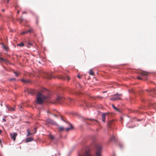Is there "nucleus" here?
I'll return each mask as SVG.
<instances>
[{
  "instance_id": "4c0bfd02",
  "label": "nucleus",
  "mask_w": 156,
  "mask_h": 156,
  "mask_svg": "<svg viewBox=\"0 0 156 156\" xmlns=\"http://www.w3.org/2000/svg\"><path fill=\"white\" fill-rule=\"evenodd\" d=\"M61 118L62 120H63V121L66 122V121L63 119V118L61 116Z\"/></svg>"
},
{
  "instance_id": "f3484780",
  "label": "nucleus",
  "mask_w": 156,
  "mask_h": 156,
  "mask_svg": "<svg viewBox=\"0 0 156 156\" xmlns=\"http://www.w3.org/2000/svg\"><path fill=\"white\" fill-rule=\"evenodd\" d=\"M68 124L70 126V127L69 128H67L66 129V130L67 132L69 131V130L72 129H73V127L72 125L70 124Z\"/></svg>"
},
{
  "instance_id": "c756f323",
  "label": "nucleus",
  "mask_w": 156,
  "mask_h": 156,
  "mask_svg": "<svg viewBox=\"0 0 156 156\" xmlns=\"http://www.w3.org/2000/svg\"><path fill=\"white\" fill-rule=\"evenodd\" d=\"M19 109L20 110L22 111V106L21 105H19L18 106Z\"/></svg>"
},
{
  "instance_id": "58836bf2",
  "label": "nucleus",
  "mask_w": 156,
  "mask_h": 156,
  "mask_svg": "<svg viewBox=\"0 0 156 156\" xmlns=\"http://www.w3.org/2000/svg\"><path fill=\"white\" fill-rule=\"evenodd\" d=\"M2 120L4 122H5L6 121V119H2Z\"/></svg>"
},
{
  "instance_id": "f257e3e1",
  "label": "nucleus",
  "mask_w": 156,
  "mask_h": 156,
  "mask_svg": "<svg viewBox=\"0 0 156 156\" xmlns=\"http://www.w3.org/2000/svg\"><path fill=\"white\" fill-rule=\"evenodd\" d=\"M48 97L45 96L40 92H38L37 97V102L39 104H42Z\"/></svg>"
},
{
  "instance_id": "a211bd4d",
  "label": "nucleus",
  "mask_w": 156,
  "mask_h": 156,
  "mask_svg": "<svg viewBox=\"0 0 156 156\" xmlns=\"http://www.w3.org/2000/svg\"><path fill=\"white\" fill-rule=\"evenodd\" d=\"M33 140V138L29 137L27 138L26 140V142L31 141Z\"/></svg>"
},
{
  "instance_id": "ea45409f",
  "label": "nucleus",
  "mask_w": 156,
  "mask_h": 156,
  "mask_svg": "<svg viewBox=\"0 0 156 156\" xmlns=\"http://www.w3.org/2000/svg\"><path fill=\"white\" fill-rule=\"evenodd\" d=\"M20 12V11L19 10H18L17 11V14H19Z\"/></svg>"
},
{
  "instance_id": "0eeeda50",
  "label": "nucleus",
  "mask_w": 156,
  "mask_h": 156,
  "mask_svg": "<svg viewBox=\"0 0 156 156\" xmlns=\"http://www.w3.org/2000/svg\"><path fill=\"white\" fill-rule=\"evenodd\" d=\"M88 120H89L91 121V122H90L88 123L87 122V123L89 124V125H93V124H97V123L98 122V121L94 119H87Z\"/></svg>"
},
{
  "instance_id": "2f4dec72",
  "label": "nucleus",
  "mask_w": 156,
  "mask_h": 156,
  "mask_svg": "<svg viewBox=\"0 0 156 156\" xmlns=\"http://www.w3.org/2000/svg\"><path fill=\"white\" fill-rule=\"evenodd\" d=\"M14 73L17 76L19 75V74L16 72H14Z\"/></svg>"
},
{
  "instance_id": "72a5a7b5",
  "label": "nucleus",
  "mask_w": 156,
  "mask_h": 156,
  "mask_svg": "<svg viewBox=\"0 0 156 156\" xmlns=\"http://www.w3.org/2000/svg\"><path fill=\"white\" fill-rule=\"evenodd\" d=\"M16 80V79L15 78H12V79H10L9 80L10 81H11V80H14V81H15V80Z\"/></svg>"
},
{
  "instance_id": "9b49d317",
  "label": "nucleus",
  "mask_w": 156,
  "mask_h": 156,
  "mask_svg": "<svg viewBox=\"0 0 156 156\" xmlns=\"http://www.w3.org/2000/svg\"><path fill=\"white\" fill-rule=\"evenodd\" d=\"M114 120H112L109 121L108 122L107 125L109 128H111V126L114 125Z\"/></svg>"
},
{
  "instance_id": "c85d7f7f",
  "label": "nucleus",
  "mask_w": 156,
  "mask_h": 156,
  "mask_svg": "<svg viewBox=\"0 0 156 156\" xmlns=\"http://www.w3.org/2000/svg\"><path fill=\"white\" fill-rule=\"evenodd\" d=\"M155 89H150V90H146L148 91V92H152L153 91H155Z\"/></svg>"
},
{
  "instance_id": "8fccbe9b",
  "label": "nucleus",
  "mask_w": 156,
  "mask_h": 156,
  "mask_svg": "<svg viewBox=\"0 0 156 156\" xmlns=\"http://www.w3.org/2000/svg\"><path fill=\"white\" fill-rule=\"evenodd\" d=\"M44 90H46L45 89H44Z\"/></svg>"
},
{
  "instance_id": "a19ab883",
  "label": "nucleus",
  "mask_w": 156,
  "mask_h": 156,
  "mask_svg": "<svg viewBox=\"0 0 156 156\" xmlns=\"http://www.w3.org/2000/svg\"><path fill=\"white\" fill-rule=\"evenodd\" d=\"M21 81L23 82H25V80H24L23 79L21 80Z\"/></svg>"
},
{
  "instance_id": "cd10ccee",
  "label": "nucleus",
  "mask_w": 156,
  "mask_h": 156,
  "mask_svg": "<svg viewBox=\"0 0 156 156\" xmlns=\"http://www.w3.org/2000/svg\"><path fill=\"white\" fill-rule=\"evenodd\" d=\"M112 107H113V108L115 109V110H116L117 111H119V109L118 108H117L116 107H115V106L113 105H112Z\"/></svg>"
},
{
  "instance_id": "39448f33",
  "label": "nucleus",
  "mask_w": 156,
  "mask_h": 156,
  "mask_svg": "<svg viewBox=\"0 0 156 156\" xmlns=\"http://www.w3.org/2000/svg\"><path fill=\"white\" fill-rule=\"evenodd\" d=\"M67 104L69 106H72L73 105L74 101L73 99H72L70 98H68L67 99Z\"/></svg>"
},
{
  "instance_id": "4468645a",
  "label": "nucleus",
  "mask_w": 156,
  "mask_h": 156,
  "mask_svg": "<svg viewBox=\"0 0 156 156\" xmlns=\"http://www.w3.org/2000/svg\"><path fill=\"white\" fill-rule=\"evenodd\" d=\"M107 113H102V121L105 122V118H106V115H107Z\"/></svg>"
},
{
  "instance_id": "f8f14e48",
  "label": "nucleus",
  "mask_w": 156,
  "mask_h": 156,
  "mask_svg": "<svg viewBox=\"0 0 156 156\" xmlns=\"http://www.w3.org/2000/svg\"><path fill=\"white\" fill-rule=\"evenodd\" d=\"M80 106L83 107L86 106L88 108L89 107V105L86 102L84 101L82 102V104L80 105Z\"/></svg>"
},
{
  "instance_id": "c03bdc74",
  "label": "nucleus",
  "mask_w": 156,
  "mask_h": 156,
  "mask_svg": "<svg viewBox=\"0 0 156 156\" xmlns=\"http://www.w3.org/2000/svg\"><path fill=\"white\" fill-rule=\"evenodd\" d=\"M9 0H7V3H9Z\"/></svg>"
},
{
  "instance_id": "c9c22d12",
  "label": "nucleus",
  "mask_w": 156,
  "mask_h": 156,
  "mask_svg": "<svg viewBox=\"0 0 156 156\" xmlns=\"http://www.w3.org/2000/svg\"><path fill=\"white\" fill-rule=\"evenodd\" d=\"M50 138L51 139H53L54 138V137L53 136H51Z\"/></svg>"
},
{
  "instance_id": "3c124183",
  "label": "nucleus",
  "mask_w": 156,
  "mask_h": 156,
  "mask_svg": "<svg viewBox=\"0 0 156 156\" xmlns=\"http://www.w3.org/2000/svg\"><path fill=\"white\" fill-rule=\"evenodd\" d=\"M84 109H86L85 108H84Z\"/></svg>"
},
{
  "instance_id": "6e6552de",
  "label": "nucleus",
  "mask_w": 156,
  "mask_h": 156,
  "mask_svg": "<svg viewBox=\"0 0 156 156\" xmlns=\"http://www.w3.org/2000/svg\"><path fill=\"white\" fill-rule=\"evenodd\" d=\"M17 133H10V136L11 138L14 141H15L16 140V137L17 136Z\"/></svg>"
},
{
  "instance_id": "7ed1b4c3",
  "label": "nucleus",
  "mask_w": 156,
  "mask_h": 156,
  "mask_svg": "<svg viewBox=\"0 0 156 156\" xmlns=\"http://www.w3.org/2000/svg\"><path fill=\"white\" fill-rule=\"evenodd\" d=\"M121 94H115L110 99V100L115 101L121 99Z\"/></svg>"
},
{
  "instance_id": "ddd939ff",
  "label": "nucleus",
  "mask_w": 156,
  "mask_h": 156,
  "mask_svg": "<svg viewBox=\"0 0 156 156\" xmlns=\"http://www.w3.org/2000/svg\"><path fill=\"white\" fill-rule=\"evenodd\" d=\"M63 99L61 97H58L56 100V101L55 103H60V101H63Z\"/></svg>"
},
{
  "instance_id": "a18cd8bd",
  "label": "nucleus",
  "mask_w": 156,
  "mask_h": 156,
  "mask_svg": "<svg viewBox=\"0 0 156 156\" xmlns=\"http://www.w3.org/2000/svg\"><path fill=\"white\" fill-rule=\"evenodd\" d=\"M18 22H19L20 23V20H17Z\"/></svg>"
},
{
  "instance_id": "37998d69",
  "label": "nucleus",
  "mask_w": 156,
  "mask_h": 156,
  "mask_svg": "<svg viewBox=\"0 0 156 156\" xmlns=\"http://www.w3.org/2000/svg\"><path fill=\"white\" fill-rule=\"evenodd\" d=\"M5 9H2V12H4L5 11Z\"/></svg>"
},
{
  "instance_id": "f704fd0d",
  "label": "nucleus",
  "mask_w": 156,
  "mask_h": 156,
  "mask_svg": "<svg viewBox=\"0 0 156 156\" xmlns=\"http://www.w3.org/2000/svg\"><path fill=\"white\" fill-rule=\"evenodd\" d=\"M137 79H139V80H142V78L141 77H140V76H138L137 77Z\"/></svg>"
},
{
  "instance_id": "7c9ffc66",
  "label": "nucleus",
  "mask_w": 156,
  "mask_h": 156,
  "mask_svg": "<svg viewBox=\"0 0 156 156\" xmlns=\"http://www.w3.org/2000/svg\"><path fill=\"white\" fill-rule=\"evenodd\" d=\"M36 23L37 24H38V21H39V18L38 17H36Z\"/></svg>"
},
{
  "instance_id": "393cba45",
  "label": "nucleus",
  "mask_w": 156,
  "mask_h": 156,
  "mask_svg": "<svg viewBox=\"0 0 156 156\" xmlns=\"http://www.w3.org/2000/svg\"><path fill=\"white\" fill-rule=\"evenodd\" d=\"M17 20H20V24L22 21H24V19L22 16H21L20 19H18Z\"/></svg>"
},
{
  "instance_id": "79ce46f5",
  "label": "nucleus",
  "mask_w": 156,
  "mask_h": 156,
  "mask_svg": "<svg viewBox=\"0 0 156 156\" xmlns=\"http://www.w3.org/2000/svg\"><path fill=\"white\" fill-rule=\"evenodd\" d=\"M98 98H99L100 99H102V97H98Z\"/></svg>"
},
{
  "instance_id": "b1692460",
  "label": "nucleus",
  "mask_w": 156,
  "mask_h": 156,
  "mask_svg": "<svg viewBox=\"0 0 156 156\" xmlns=\"http://www.w3.org/2000/svg\"><path fill=\"white\" fill-rule=\"evenodd\" d=\"M17 45L20 47H22L24 46V44L23 43L21 42L20 44H17Z\"/></svg>"
},
{
  "instance_id": "2eb2a0df",
  "label": "nucleus",
  "mask_w": 156,
  "mask_h": 156,
  "mask_svg": "<svg viewBox=\"0 0 156 156\" xmlns=\"http://www.w3.org/2000/svg\"><path fill=\"white\" fill-rule=\"evenodd\" d=\"M34 129H35V131L34 133H35L36 132V128H34ZM27 136H30V135H31L33 133H30V130H29V129H27Z\"/></svg>"
},
{
  "instance_id": "de8ad7c7",
  "label": "nucleus",
  "mask_w": 156,
  "mask_h": 156,
  "mask_svg": "<svg viewBox=\"0 0 156 156\" xmlns=\"http://www.w3.org/2000/svg\"><path fill=\"white\" fill-rule=\"evenodd\" d=\"M24 13H26V12H23V14H24Z\"/></svg>"
},
{
  "instance_id": "f03ea898",
  "label": "nucleus",
  "mask_w": 156,
  "mask_h": 156,
  "mask_svg": "<svg viewBox=\"0 0 156 156\" xmlns=\"http://www.w3.org/2000/svg\"><path fill=\"white\" fill-rule=\"evenodd\" d=\"M96 156H101V147L99 145H96Z\"/></svg>"
},
{
  "instance_id": "6ab92c4d",
  "label": "nucleus",
  "mask_w": 156,
  "mask_h": 156,
  "mask_svg": "<svg viewBox=\"0 0 156 156\" xmlns=\"http://www.w3.org/2000/svg\"><path fill=\"white\" fill-rule=\"evenodd\" d=\"M32 31V29H30L27 31H25L22 32L21 33V34H26L28 33L31 32Z\"/></svg>"
},
{
  "instance_id": "412c9836",
  "label": "nucleus",
  "mask_w": 156,
  "mask_h": 156,
  "mask_svg": "<svg viewBox=\"0 0 156 156\" xmlns=\"http://www.w3.org/2000/svg\"><path fill=\"white\" fill-rule=\"evenodd\" d=\"M0 59L2 60V61L5 62L6 63L9 62L8 60L7 59H5L2 58L0 57Z\"/></svg>"
},
{
  "instance_id": "aec40b11",
  "label": "nucleus",
  "mask_w": 156,
  "mask_h": 156,
  "mask_svg": "<svg viewBox=\"0 0 156 156\" xmlns=\"http://www.w3.org/2000/svg\"><path fill=\"white\" fill-rule=\"evenodd\" d=\"M1 44L2 46V48L4 50H5L6 51H8V48L3 44Z\"/></svg>"
},
{
  "instance_id": "09e8293b",
  "label": "nucleus",
  "mask_w": 156,
  "mask_h": 156,
  "mask_svg": "<svg viewBox=\"0 0 156 156\" xmlns=\"http://www.w3.org/2000/svg\"><path fill=\"white\" fill-rule=\"evenodd\" d=\"M54 116H55V117H56V115H54Z\"/></svg>"
},
{
  "instance_id": "1a4fd4ad",
  "label": "nucleus",
  "mask_w": 156,
  "mask_h": 156,
  "mask_svg": "<svg viewBox=\"0 0 156 156\" xmlns=\"http://www.w3.org/2000/svg\"><path fill=\"white\" fill-rule=\"evenodd\" d=\"M35 90H34L30 89L28 90L27 93L31 95H34L35 93Z\"/></svg>"
},
{
  "instance_id": "49530a36",
  "label": "nucleus",
  "mask_w": 156,
  "mask_h": 156,
  "mask_svg": "<svg viewBox=\"0 0 156 156\" xmlns=\"http://www.w3.org/2000/svg\"><path fill=\"white\" fill-rule=\"evenodd\" d=\"M1 132H2V130L1 129H0V134L1 133Z\"/></svg>"
},
{
  "instance_id": "bb28decb",
  "label": "nucleus",
  "mask_w": 156,
  "mask_h": 156,
  "mask_svg": "<svg viewBox=\"0 0 156 156\" xmlns=\"http://www.w3.org/2000/svg\"><path fill=\"white\" fill-rule=\"evenodd\" d=\"M110 140L111 141H115V137L113 136H112L110 139Z\"/></svg>"
},
{
  "instance_id": "4be33fe9",
  "label": "nucleus",
  "mask_w": 156,
  "mask_h": 156,
  "mask_svg": "<svg viewBox=\"0 0 156 156\" xmlns=\"http://www.w3.org/2000/svg\"><path fill=\"white\" fill-rule=\"evenodd\" d=\"M47 122L49 123L54 124L55 123L54 122L51 120L50 119H48L47 120Z\"/></svg>"
},
{
  "instance_id": "473e14b6",
  "label": "nucleus",
  "mask_w": 156,
  "mask_h": 156,
  "mask_svg": "<svg viewBox=\"0 0 156 156\" xmlns=\"http://www.w3.org/2000/svg\"><path fill=\"white\" fill-rule=\"evenodd\" d=\"M27 43L29 44L30 45H33V43L30 41H29Z\"/></svg>"
},
{
  "instance_id": "9d476101",
  "label": "nucleus",
  "mask_w": 156,
  "mask_h": 156,
  "mask_svg": "<svg viewBox=\"0 0 156 156\" xmlns=\"http://www.w3.org/2000/svg\"><path fill=\"white\" fill-rule=\"evenodd\" d=\"M6 107L9 111H14L15 110V107H11L10 106H7Z\"/></svg>"
},
{
  "instance_id": "e433bc0d",
  "label": "nucleus",
  "mask_w": 156,
  "mask_h": 156,
  "mask_svg": "<svg viewBox=\"0 0 156 156\" xmlns=\"http://www.w3.org/2000/svg\"><path fill=\"white\" fill-rule=\"evenodd\" d=\"M77 77L79 79H80L81 78V76L79 75H77Z\"/></svg>"
},
{
  "instance_id": "dca6fc26",
  "label": "nucleus",
  "mask_w": 156,
  "mask_h": 156,
  "mask_svg": "<svg viewBox=\"0 0 156 156\" xmlns=\"http://www.w3.org/2000/svg\"><path fill=\"white\" fill-rule=\"evenodd\" d=\"M148 73L146 72H142L140 73V74L143 76H147Z\"/></svg>"
},
{
  "instance_id": "423d86ee",
  "label": "nucleus",
  "mask_w": 156,
  "mask_h": 156,
  "mask_svg": "<svg viewBox=\"0 0 156 156\" xmlns=\"http://www.w3.org/2000/svg\"><path fill=\"white\" fill-rule=\"evenodd\" d=\"M58 78L64 80H66L67 81H69L70 79V78L67 76H60L58 77Z\"/></svg>"
},
{
  "instance_id": "a878e982",
  "label": "nucleus",
  "mask_w": 156,
  "mask_h": 156,
  "mask_svg": "<svg viewBox=\"0 0 156 156\" xmlns=\"http://www.w3.org/2000/svg\"><path fill=\"white\" fill-rule=\"evenodd\" d=\"M89 74L90 75H94V72H93V71L91 69H90L89 71Z\"/></svg>"
},
{
  "instance_id": "20e7f679",
  "label": "nucleus",
  "mask_w": 156,
  "mask_h": 156,
  "mask_svg": "<svg viewBox=\"0 0 156 156\" xmlns=\"http://www.w3.org/2000/svg\"><path fill=\"white\" fill-rule=\"evenodd\" d=\"M42 75H43L44 77L47 79H50L52 77V75L51 74L46 72H43Z\"/></svg>"
},
{
  "instance_id": "5701e85b",
  "label": "nucleus",
  "mask_w": 156,
  "mask_h": 156,
  "mask_svg": "<svg viewBox=\"0 0 156 156\" xmlns=\"http://www.w3.org/2000/svg\"><path fill=\"white\" fill-rule=\"evenodd\" d=\"M58 128L59 131V132H61V131H63L64 129V128L62 126L59 127Z\"/></svg>"
}]
</instances>
